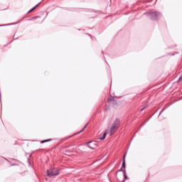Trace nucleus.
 I'll list each match as a JSON object with an SVG mask.
<instances>
[{
    "label": "nucleus",
    "mask_w": 182,
    "mask_h": 182,
    "mask_svg": "<svg viewBox=\"0 0 182 182\" xmlns=\"http://www.w3.org/2000/svg\"><path fill=\"white\" fill-rule=\"evenodd\" d=\"M120 123V120L116 119L111 127L108 128V129L106 130V132L103 134V136L100 138V140H105L106 139V134L107 133L109 134V136H113L114 134V132H116V129H117L119 124Z\"/></svg>",
    "instance_id": "f257e3e1"
},
{
    "label": "nucleus",
    "mask_w": 182,
    "mask_h": 182,
    "mask_svg": "<svg viewBox=\"0 0 182 182\" xmlns=\"http://www.w3.org/2000/svg\"><path fill=\"white\" fill-rule=\"evenodd\" d=\"M47 174L48 177H53V176H58L59 174V169L56 168H53L47 171Z\"/></svg>",
    "instance_id": "f03ea898"
},
{
    "label": "nucleus",
    "mask_w": 182,
    "mask_h": 182,
    "mask_svg": "<svg viewBox=\"0 0 182 182\" xmlns=\"http://www.w3.org/2000/svg\"><path fill=\"white\" fill-rule=\"evenodd\" d=\"M87 146L90 149H95L96 147V144L93 141L87 142Z\"/></svg>",
    "instance_id": "7ed1b4c3"
},
{
    "label": "nucleus",
    "mask_w": 182,
    "mask_h": 182,
    "mask_svg": "<svg viewBox=\"0 0 182 182\" xmlns=\"http://www.w3.org/2000/svg\"><path fill=\"white\" fill-rule=\"evenodd\" d=\"M151 16L154 18V19H156V18H157V16H159L160 15V13L158 12H151Z\"/></svg>",
    "instance_id": "20e7f679"
},
{
    "label": "nucleus",
    "mask_w": 182,
    "mask_h": 182,
    "mask_svg": "<svg viewBox=\"0 0 182 182\" xmlns=\"http://www.w3.org/2000/svg\"><path fill=\"white\" fill-rule=\"evenodd\" d=\"M126 168V154L124 155L122 161V168Z\"/></svg>",
    "instance_id": "39448f33"
},
{
    "label": "nucleus",
    "mask_w": 182,
    "mask_h": 182,
    "mask_svg": "<svg viewBox=\"0 0 182 182\" xmlns=\"http://www.w3.org/2000/svg\"><path fill=\"white\" fill-rule=\"evenodd\" d=\"M48 141H52V139H46V140H43L41 141V144H43V143H48Z\"/></svg>",
    "instance_id": "423d86ee"
},
{
    "label": "nucleus",
    "mask_w": 182,
    "mask_h": 182,
    "mask_svg": "<svg viewBox=\"0 0 182 182\" xmlns=\"http://www.w3.org/2000/svg\"><path fill=\"white\" fill-rule=\"evenodd\" d=\"M38 8V6H34L33 9H31L29 11L28 14H31V12H33Z\"/></svg>",
    "instance_id": "0eeeda50"
},
{
    "label": "nucleus",
    "mask_w": 182,
    "mask_h": 182,
    "mask_svg": "<svg viewBox=\"0 0 182 182\" xmlns=\"http://www.w3.org/2000/svg\"><path fill=\"white\" fill-rule=\"evenodd\" d=\"M113 100H114V98H113V97H111L108 99V103H111V102H113Z\"/></svg>",
    "instance_id": "6e6552de"
},
{
    "label": "nucleus",
    "mask_w": 182,
    "mask_h": 182,
    "mask_svg": "<svg viewBox=\"0 0 182 182\" xmlns=\"http://www.w3.org/2000/svg\"><path fill=\"white\" fill-rule=\"evenodd\" d=\"M86 127H87V124L84 127V128L82 129V130H81L80 132V133H82V132H83V130H85V129H86Z\"/></svg>",
    "instance_id": "1a4fd4ad"
},
{
    "label": "nucleus",
    "mask_w": 182,
    "mask_h": 182,
    "mask_svg": "<svg viewBox=\"0 0 182 182\" xmlns=\"http://www.w3.org/2000/svg\"><path fill=\"white\" fill-rule=\"evenodd\" d=\"M124 178H127V176L126 175V171H124Z\"/></svg>",
    "instance_id": "9d476101"
},
{
    "label": "nucleus",
    "mask_w": 182,
    "mask_h": 182,
    "mask_svg": "<svg viewBox=\"0 0 182 182\" xmlns=\"http://www.w3.org/2000/svg\"><path fill=\"white\" fill-rule=\"evenodd\" d=\"M36 18H38V16H36V17L33 18V19H36Z\"/></svg>",
    "instance_id": "9b49d317"
},
{
    "label": "nucleus",
    "mask_w": 182,
    "mask_h": 182,
    "mask_svg": "<svg viewBox=\"0 0 182 182\" xmlns=\"http://www.w3.org/2000/svg\"><path fill=\"white\" fill-rule=\"evenodd\" d=\"M69 138H70V137H66V138H65V140H68V139H69Z\"/></svg>",
    "instance_id": "f8f14e48"
},
{
    "label": "nucleus",
    "mask_w": 182,
    "mask_h": 182,
    "mask_svg": "<svg viewBox=\"0 0 182 182\" xmlns=\"http://www.w3.org/2000/svg\"><path fill=\"white\" fill-rule=\"evenodd\" d=\"M141 111H142V110H144V108L141 109Z\"/></svg>",
    "instance_id": "ddd939ff"
}]
</instances>
